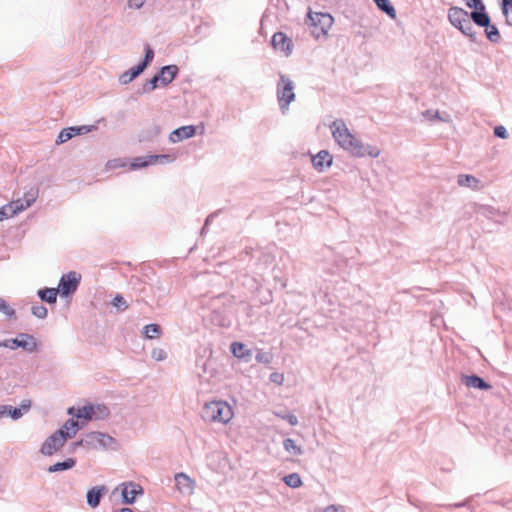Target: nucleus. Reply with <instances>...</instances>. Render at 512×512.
<instances>
[{
	"label": "nucleus",
	"mask_w": 512,
	"mask_h": 512,
	"mask_svg": "<svg viewBox=\"0 0 512 512\" xmlns=\"http://www.w3.org/2000/svg\"><path fill=\"white\" fill-rule=\"evenodd\" d=\"M26 340H27V339H25V340H24V339H23V340H20V339L18 338V345H17V349H18V348H21V349H23L24 351H26V349H27V343H26Z\"/></svg>",
	"instance_id": "nucleus-54"
},
{
	"label": "nucleus",
	"mask_w": 512,
	"mask_h": 512,
	"mask_svg": "<svg viewBox=\"0 0 512 512\" xmlns=\"http://www.w3.org/2000/svg\"><path fill=\"white\" fill-rule=\"evenodd\" d=\"M462 382L467 387L476 388L479 390H490L492 386L486 382L482 377L472 374V375H463Z\"/></svg>",
	"instance_id": "nucleus-17"
},
{
	"label": "nucleus",
	"mask_w": 512,
	"mask_h": 512,
	"mask_svg": "<svg viewBox=\"0 0 512 512\" xmlns=\"http://www.w3.org/2000/svg\"><path fill=\"white\" fill-rule=\"evenodd\" d=\"M71 438L69 432H65L64 429H58L52 435H50L41 446V453L46 456H51L58 450H60L67 439Z\"/></svg>",
	"instance_id": "nucleus-7"
},
{
	"label": "nucleus",
	"mask_w": 512,
	"mask_h": 512,
	"mask_svg": "<svg viewBox=\"0 0 512 512\" xmlns=\"http://www.w3.org/2000/svg\"><path fill=\"white\" fill-rule=\"evenodd\" d=\"M146 0H128V7L133 9H140Z\"/></svg>",
	"instance_id": "nucleus-51"
},
{
	"label": "nucleus",
	"mask_w": 512,
	"mask_h": 512,
	"mask_svg": "<svg viewBox=\"0 0 512 512\" xmlns=\"http://www.w3.org/2000/svg\"><path fill=\"white\" fill-rule=\"evenodd\" d=\"M151 357L156 361H163L166 359L167 354L163 349L155 348L152 350Z\"/></svg>",
	"instance_id": "nucleus-45"
},
{
	"label": "nucleus",
	"mask_w": 512,
	"mask_h": 512,
	"mask_svg": "<svg viewBox=\"0 0 512 512\" xmlns=\"http://www.w3.org/2000/svg\"><path fill=\"white\" fill-rule=\"evenodd\" d=\"M31 313L39 319H45L48 315V310L44 305L37 303L31 307Z\"/></svg>",
	"instance_id": "nucleus-40"
},
{
	"label": "nucleus",
	"mask_w": 512,
	"mask_h": 512,
	"mask_svg": "<svg viewBox=\"0 0 512 512\" xmlns=\"http://www.w3.org/2000/svg\"><path fill=\"white\" fill-rule=\"evenodd\" d=\"M0 348H4L3 340H0Z\"/></svg>",
	"instance_id": "nucleus-61"
},
{
	"label": "nucleus",
	"mask_w": 512,
	"mask_h": 512,
	"mask_svg": "<svg viewBox=\"0 0 512 512\" xmlns=\"http://www.w3.org/2000/svg\"><path fill=\"white\" fill-rule=\"evenodd\" d=\"M27 343V349L26 352L28 353H34L38 352L40 348V342L36 339V337L31 334L30 337L26 340Z\"/></svg>",
	"instance_id": "nucleus-41"
},
{
	"label": "nucleus",
	"mask_w": 512,
	"mask_h": 512,
	"mask_svg": "<svg viewBox=\"0 0 512 512\" xmlns=\"http://www.w3.org/2000/svg\"><path fill=\"white\" fill-rule=\"evenodd\" d=\"M377 8L386 13L390 18H396V10L389 0H373Z\"/></svg>",
	"instance_id": "nucleus-27"
},
{
	"label": "nucleus",
	"mask_w": 512,
	"mask_h": 512,
	"mask_svg": "<svg viewBox=\"0 0 512 512\" xmlns=\"http://www.w3.org/2000/svg\"><path fill=\"white\" fill-rule=\"evenodd\" d=\"M94 409L95 408L93 404L85 405L77 409L75 417L78 419L92 420L95 415Z\"/></svg>",
	"instance_id": "nucleus-28"
},
{
	"label": "nucleus",
	"mask_w": 512,
	"mask_h": 512,
	"mask_svg": "<svg viewBox=\"0 0 512 512\" xmlns=\"http://www.w3.org/2000/svg\"><path fill=\"white\" fill-rule=\"evenodd\" d=\"M96 129H97V127L95 125H81V126L70 127V131L73 132L74 136L84 135V134L92 132Z\"/></svg>",
	"instance_id": "nucleus-38"
},
{
	"label": "nucleus",
	"mask_w": 512,
	"mask_h": 512,
	"mask_svg": "<svg viewBox=\"0 0 512 512\" xmlns=\"http://www.w3.org/2000/svg\"><path fill=\"white\" fill-rule=\"evenodd\" d=\"M176 486L181 493H191L194 488V481L185 473H177L174 477Z\"/></svg>",
	"instance_id": "nucleus-20"
},
{
	"label": "nucleus",
	"mask_w": 512,
	"mask_h": 512,
	"mask_svg": "<svg viewBox=\"0 0 512 512\" xmlns=\"http://www.w3.org/2000/svg\"><path fill=\"white\" fill-rule=\"evenodd\" d=\"M94 418L98 420L106 419L110 415L109 408L104 404H96L94 405Z\"/></svg>",
	"instance_id": "nucleus-36"
},
{
	"label": "nucleus",
	"mask_w": 512,
	"mask_h": 512,
	"mask_svg": "<svg viewBox=\"0 0 512 512\" xmlns=\"http://www.w3.org/2000/svg\"><path fill=\"white\" fill-rule=\"evenodd\" d=\"M37 192H29L27 193L23 199H17L12 201L17 213H20L30 207L36 200Z\"/></svg>",
	"instance_id": "nucleus-22"
},
{
	"label": "nucleus",
	"mask_w": 512,
	"mask_h": 512,
	"mask_svg": "<svg viewBox=\"0 0 512 512\" xmlns=\"http://www.w3.org/2000/svg\"><path fill=\"white\" fill-rule=\"evenodd\" d=\"M60 429H64L65 432H69L72 438L79 429V423L73 418H70L64 423V425Z\"/></svg>",
	"instance_id": "nucleus-37"
},
{
	"label": "nucleus",
	"mask_w": 512,
	"mask_h": 512,
	"mask_svg": "<svg viewBox=\"0 0 512 512\" xmlns=\"http://www.w3.org/2000/svg\"><path fill=\"white\" fill-rule=\"evenodd\" d=\"M144 52V58L138 65L132 67L131 69L125 71L123 74L120 75L119 81L121 84L126 85L132 82L135 78L142 74L144 70L151 64V62L154 59V50L149 44H146Z\"/></svg>",
	"instance_id": "nucleus-6"
},
{
	"label": "nucleus",
	"mask_w": 512,
	"mask_h": 512,
	"mask_svg": "<svg viewBox=\"0 0 512 512\" xmlns=\"http://www.w3.org/2000/svg\"><path fill=\"white\" fill-rule=\"evenodd\" d=\"M4 348H8L10 350H16L18 345V338H9L3 340Z\"/></svg>",
	"instance_id": "nucleus-49"
},
{
	"label": "nucleus",
	"mask_w": 512,
	"mask_h": 512,
	"mask_svg": "<svg viewBox=\"0 0 512 512\" xmlns=\"http://www.w3.org/2000/svg\"><path fill=\"white\" fill-rule=\"evenodd\" d=\"M161 326L158 324H148L143 327V334L148 339H153L155 337H159L161 334Z\"/></svg>",
	"instance_id": "nucleus-31"
},
{
	"label": "nucleus",
	"mask_w": 512,
	"mask_h": 512,
	"mask_svg": "<svg viewBox=\"0 0 512 512\" xmlns=\"http://www.w3.org/2000/svg\"><path fill=\"white\" fill-rule=\"evenodd\" d=\"M73 137H74V134L72 131H70V127L64 128L60 131V133L57 137L56 143L57 144L65 143L66 141L70 140Z\"/></svg>",
	"instance_id": "nucleus-43"
},
{
	"label": "nucleus",
	"mask_w": 512,
	"mask_h": 512,
	"mask_svg": "<svg viewBox=\"0 0 512 512\" xmlns=\"http://www.w3.org/2000/svg\"><path fill=\"white\" fill-rule=\"evenodd\" d=\"M274 49L280 50L286 56L292 53V40L283 32H276L271 39Z\"/></svg>",
	"instance_id": "nucleus-10"
},
{
	"label": "nucleus",
	"mask_w": 512,
	"mask_h": 512,
	"mask_svg": "<svg viewBox=\"0 0 512 512\" xmlns=\"http://www.w3.org/2000/svg\"><path fill=\"white\" fill-rule=\"evenodd\" d=\"M175 157L169 154L148 155L137 157L130 165L132 170L140 169L154 164H164L174 161Z\"/></svg>",
	"instance_id": "nucleus-9"
},
{
	"label": "nucleus",
	"mask_w": 512,
	"mask_h": 512,
	"mask_svg": "<svg viewBox=\"0 0 512 512\" xmlns=\"http://www.w3.org/2000/svg\"><path fill=\"white\" fill-rule=\"evenodd\" d=\"M423 117L427 118L430 121L440 120L443 122H448L450 116L447 113L440 114L438 111L426 110L422 113Z\"/></svg>",
	"instance_id": "nucleus-34"
},
{
	"label": "nucleus",
	"mask_w": 512,
	"mask_h": 512,
	"mask_svg": "<svg viewBox=\"0 0 512 512\" xmlns=\"http://www.w3.org/2000/svg\"><path fill=\"white\" fill-rule=\"evenodd\" d=\"M76 464V460L73 458H67L66 460L62 462H57L51 466L48 467L49 473H55L59 471H65L73 468Z\"/></svg>",
	"instance_id": "nucleus-26"
},
{
	"label": "nucleus",
	"mask_w": 512,
	"mask_h": 512,
	"mask_svg": "<svg viewBox=\"0 0 512 512\" xmlns=\"http://www.w3.org/2000/svg\"><path fill=\"white\" fill-rule=\"evenodd\" d=\"M30 407V400H23L19 408L7 405L8 416H10L13 420H17L21 418L24 415V413L28 412Z\"/></svg>",
	"instance_id": "nucleus-23"
},
{
	"label": "nucleus",
	"mask_w": 512,
	"mask_h": 512,
	"mask_svg": "<svg viewBox=\"0 0 512 512\" xmlns=\"http://www.w3.org/2000/svg\"><path fill=\"white\" fill-rule=\"evenodd\" d=\"M7 405H0V418L8 416Z\"/></svg>",
	"instance_id": "nucleus-55"
},
{
	"label": "nucleus",
	"mask_w": 512,
	"mask_h": 512,
	"mask_svg": "<svg viewBox=\"0 0 512 512\" xmlns=\"http://www.w3.org/2000/svg\"><path fill=\"white\" fill-rule=\"evenodd\" d=\"M212 217H213V214L209 215V216L206 218L205 223H204V226H203V228H202V233H204V232H205V230H206L207 226L210 224V220H211V218H212Z\"/></svg>",
	"instance_id": "nucleus-56"
},
{
	"label": "nucleus",
	"mask_w": 512,
	"mask_h": 512,
	"mask_svg": "<svg viewBox=\"0 0 512 512\" xmlns=\"http://www.w3.org/2000/svg\"><path fill=\"white\" fill-rule=\"evenodd\" d=\"M311 160L313 167L319 172L329 168L333 163V158L327 150L319 151Z\"/></svg>",
	"instance_id": "nucleus-13"
},
{
	"label": "nucleus",
	"mask_w": 512,
	"mask_h": 512,
	"mask_svg": "<svg viewBox=\"0 0 512 512\" xmlns=\"http://www.w3.org/2000/svg\"><path fill=\"white\" fill-rule=\"evenodd\" d=\"M118 161H119V160H113V161H110L108 164H109V165H111L112 167H117V166H118V165H117V162H118Z\"/></svg>",
	"instance_id": "nucleus-60"
},
{
	"label": "nucleus",
	"mask_w": 512,
	"mask_h": 512,
	"mask_svg": "<svg viewBox=\"0 0 512 512\" xmlns=\"http://www.w3.org/2000/svg\"><path fill=\"white\" fill-rule=\"evenodd\" d=\"M471 21L479 27L488 26L491 22L490 16L486 12V6L480 7L478 10L470 12Z\"/></svg>",
	"instance_id": "nucleus-21"
},
{
	"label": "nucleus",
	"mask_w": 512,
	"mask_h": 512,
	"mask_svg": "<svg viewBox=\"0 0 512 512\" xmlns=\"http://www.w3.org/2000/svg\"><path fill=\"white\" fill-rule=\"evenodd\" d=\"M457 184L461 187H467L474 191H479L484 187V185L478 178L470 174L458 175Z\"/></svg>",
	"instance_id": "nucleus-18"
},
{
	"label": "nucleus",
	"mask_w": 512,
	"mask_h": 512,
	"mask_svg": "<svg viewBox=\"0 0 512 512\" xmlns=\"http://www.w3.org/2000/svg\"><path fill=\"white\" fill-rule=\"evenodd\" d=\"M283 447L288 453L294 456H299L303 454L302 448L298 446L296 442L291 438L284 439Z\"/></svg>",
	"instance_id": "nucleus-29"
},
{
	"label": "nucleus",
	"mask_w": 512,
	"mask_h": 512,
	"mask_svg": "<svg viewBox=\"0 0 512 512\" xmlns=\"http://www.w3.org/2000/svg\"><path fill=\"white\" fill-rule=\"evenodd\" d=\"M255 359L257 360V362L259 363H265V364H268L270 363L271 361V356L268 354V353H264V352H258Z\"/></svg>",
	"instance_id": "nucleus-50"
},
{
	"label": "nucleus",
	"mask_w": 512,
	"mask_h": 512,
	"mask_svg": "<svg viewBox=\"0 0 512 512\" xmlns=\"http://www.w3.org/2000/svg\"><path fill=\"white\" fill-rule=\"evenodd\" d=\"M463 505H464V504H456L455 506H456V507H461V506H463Z\"/></svg>",
	"instance_id": "nucleus-62"
},
{
	"label": "nucleus",
	"mask_w": 512,
	"mask_h": 512,
	"mask_svg": "<svg viewBox=\"0 0 512 512\" xmlns=\"http://www.w3.org/2000/svg\"><path fill=\"white\" fill-rule=\"evenodd\" d=\"M16 214L18 213L15 210L13 202H10L0 208V221L13 217Z\"/></svg>",
	"instance_id": "nucleus-35"
},
{
	"label": "nucleus",
	"mask_w": 512,
	"mask_h": 512,
	"mask_svg": "<svg viewBox=\"0 0 512 512\" xmlns=\"http://www.w3.org/2000/svg\"><path fill=\"white\" fill-rule=\"evenodd\" d=\"M465 5L474 10H478L480 7L485 6L482 0H463Z\"/></svg>",
	"instance_id": "nucleus-48"
},
{
	"label": "nucleus",
	"mask_w": 512,
	"mask_h": 512,
	"mask_svg": "<svg viewBox=\"0 0 512 512\" xmlns=\"http://www.w3.org/2000/svg\"><path fill=\"white\" fill-rule=\"evenodd\" d=\"M143 494V489L135 483H128L122 489V502L124 504H133L138 495Z\"/></svg>",
	"instance_id": "nucleus-15"
},
{
	"label": "nucleus",
	"mask_w": 512,
	"mask_h": 512,
	"mask_svg": "<svg viewBox=\"0 0 512 512\" xmlns=\"http://www.w3.org/2000/svg\"><path fill=\"white\" fill-rule=\"evenodd\" d=\"M485 34L488 40L492 43H498L501 39L500 32L495 25H492L491 22L488 26H485Z\"/></svg>",
	"instance_id": "nucleus-30"
},
{
	"label": "nucleus",
	"mask_w": 512,
	"mask_h": 512,
	"mask_svg": "<svg viewBox=\"0 0 512 512\" xmlns=\"http://www.w3.org/2000/svg\"><path fill=\"white\" fill-rule=\"evenodd\" d=\"M115 512H133V510L131 508H128V507H124V508H121Z\"/></svg>",
	"instance_id": "nucleus-59"
},
{
	"label": "nucleus",
	"mask_w": 512,
	"mask_h": 512,
	"mask_svg": "<svg viewBox=\"0 0 512 512\" xmlns=\"http://www.w3.org/2000/svg\"><path fill=\"white\" fill-rule=\"evenodd\" d=\"M324 512H344V509L341 506L330 505Z\"/></svg>",
	"instance_id": "nucleus-53"
},
{
	"label": "nucleus",
	"mask_w": 512,
	"mask_h": 512,
	"mask_svg": "<svg viewBox=\"0 0 512 512\" xmlns=\"http://www.w3.org/2000/svg\"><path fill=\"white\" fill-rule=\"evenodd\" d=\"M201 415L208 422L227 423L232 418L233 412L228 403L218 400L206 403Z\"/></svg>",
	"instance_id": "nucleus-4"
},
{
	"label": "nucleus",
	"mask_w": 512,
	"mask_h": 512,
	"mask_svg": "<svg viewBox=\"0 0 512 512\" xmlns=\"http://www.w3.org/2000/svg\"><path fill=\"white\" fill-rule=\"evenodd\" d=\"M31 334L29 333H24V332H21V333H18L17 337L16 338H19L20 340H25V339H28L30 337Z\"/></svg>",
	"instance_id": "nucleus-57"
},
{
	"label": "nucleus",
	"mask_w": 512,
	"mask_h": 512,
	"mask_svg": "<svg viewBox=\"0 0 512 512\" xmlns=\"http://www.w3.org/2000/svg\"><path fill=\"white\" fill-rule=\"evenodd\" d=\"M448 20L450 24L458 29L470 41L477 42L476 32L471 21L470 13L461 7L453 6L448 9Z\"/></svg>",
	"instance_id": "nucleus-2"
},
{
	"label": "nucleus",
	"mask_w": 512,
	"mask_h": 512,
	"mask_svg": "<svg viewBox=\"0 0 512 512\" xmlns=\"http://www.w3.org/2000/svg\"><path fill=\"white\" fill-rule=\"evenodd\" d=\"M81 278V274L75 271L63 274L59 280L58 287L56 288L58 289V293L62 297H69L73 295L79 287Z\"/></svg>",
	"instance_id": "nucleus-8"
},
{
	"label": "nucleus",
	"mask_w": 512,
	"mask_h": 512,
	"mask_svg": "<svg viewBox=\"0 0 512 512\" xmlns=\"http://www.w3.org/2000/svg\"><path fill=\"white\" fill-rule=\"evenodd\" d=\"M37 294L42 301H44L48 304H55L57 301V295L59 293H58V289H56V288L46 287V288L38 290Z\"/></svg>",
	"instance_id": "nucleus-25"
},
{
	"label": "nucleus",
	"mask_w": 512,
	"mask_h": 512,
	"mask_svg": "<svg viewBox=\"0 0 512 512\" xmlns=\"http://www.w3.org/2000/svg\"><path fill=\"white\" fill-rule=\"evenodd\" d=\"M332 136L338 145L356 157L370 156L376 158L380 150L376 146L364 144L347 128L343 119L334 120L329 126Z\"/></svg>",
	"instance_id": "nucleus-1"
},
{
	"label": "nucleus",
	"mask_w": 512,
	"mask_h": 512,
	"mask_svg": "<svg viewBox=\"0 0 512 512\" xmlns=\"http://www.w3.org/2000/svg\"><path fill=\"white\" fill-rule=\"evenodd\" d=\"M196 134V127L194 125L181 126L170 133L169 140L172 143L180 142L189 139Z\"/></svg>",
	"instance_id": "nucleus-16"
},
{
	"label": "nucleus",
	"mask_w": 512,
	"mask_h": 512,
	"mask_svg": "<svg viewBox=\"0 0 512 512\" xmlns=\"http://www.w3.org/2000/svg\"><path fill=\"white\" fill-rule=\"evenodd\" d=\"M0 312L3 313L9 319L16 317L15 310L1 297H0Z\"/></svg>",
	"instance_id": "nucleus-39"
},
{
	"label": "nucleus",
	"mask_w": 512,
	"mask_h": 512,
	"mask_svg": "<svg viewBox=\"0 0 512 512\" xmlns=\"http://www.w3.org/2000/svg\"><path fill=\"white\" fill-rule=\"evenodd\" d=\"M67 413L69 415L75 416V414L77 413V410L75 409V407H70V408H68Z\"/></svg>",
	"instance_id": "nucleus-58"
},
{
	"label": "nucleus",
	"mask_w": 512,
	"mask_h": 512,
	"mask_svg": "<svg viewBox=\"0 0 512 512\" xmlns=\"http://www.w3.org/2000/svg\"><path fill=\"white\" fill-rule=\"evenodd\" d=\"M501 10L503 15L506 18V23L512 26V22L509 19V12L512 11V0H502L501 2Z\"/></svg>",
	"instance_id": "nucleus-42"
},
{
	"label": "nucleus",
	"mask_w": 512,
	"mask_h": 512,
	"mask_svg": "<svg viewBox=\"0 0 512 512\" xmlns=\"http://www.w3.org/2000/svg\"><path fill=\"white\" fill-rule=\"evenodd\" d=\"M231 353L240 359L248 361L251 356V350L247 349L246 345L241 342H233L230 345Z\"/></svg>",
	"instance_id": "nucleus-24"
},
{
	"label": "nucleus",
	"mask_w": 512,
	"mask_h": 512,
	"mask_svg": "<svg viewBox=\"0 0 512 512\" xmlns=\"http://www.w3.org/2000/svg\"><path fill=\"white\" fill-rule=\"evenodd\" d=\"M178 74L179 67L177 65L171 64L161 67L157 73V76L160 80V84L165 87L172 83Z\"/></svg>",
	"instance_id": "nucleus-11"
},
{
	"label": "nucleus",
	"mask_w": 512,
	"mask_h": 512,
	"mask_svg": "<svg viewBox=\"0 0 512 512\" xmlns=\"http://www.w3.org/2000/svg\"><path fill=\"white\" fill-rule=\"evenodd\" d=\"M309 19L312 22V25L315 27H320L322 34H327L328 29L332 26L333 18L330 14L327 13H315L312 15L309 13Z\"/></svg>",
	"instance_id": "nucleus-12"
},
{
	"label": "nucleus",
	"mask_w": 512,
	"mask_h": 512,
	"mask_svg": "<svg viewBox=\"0 0 512 512\" xmlns=\"http://www.w3.org/2000/svg\"><path fill=\"white\" fill-rule=\"evenodd\" d=\"M277 416L286 420L291 426H296L298 424V418L294 414L285 413V414H277Z\"/></svg>",
	"instance_id": "nucleus-46"
},
{
	"label": "nucleus",
	"mask_w": 512,
	"mask_h": 512,
	"mask_svg": "<svg viewBox=\"0 0 512 512\" xmlns=\"http://www.w3.org/2000/svg\"><path fill=\"white\" fill-rule=\"evenodd\" d=\"M494 135L498 138H501V139H507L508 138V132H507V129L502 126V125H499V126H496L494 128Z\"/></svg>",
	"instance_id": "nucleus-47"
},
{
	"label": "nucleus",
	"mask_w": 512,
	"mask_h": 512,
	"mask_svg": "<svg viewBox=\"0 0 512 512\" xmlns=\"http://www.w3.org/2000/svg\"><path fill=\"white\" fill-rule=\"evenodd\" d=\"M106 491L105 486H95L88 490L86 495L88 505L92 508L98 507Z\"/></svg>",
	"instance_id": "nucleus-19"
},
{
	"label": "nucleus",
	"mask_w": 512,
	"mask_h": 512,
	"mask_svg": "<svg viewBox=\"0 0 512 512\" xmlns=\"http://www.w3.org/2000/svg\"><path fill=\"white\" fill-rule=\"evenodd\" d=\"M160 82L157 73L149 80H147L142 87V90L139 91V94H148L155 90L158 87V83Z\"/></svg>",
	"instance_id": "nucleus-32"
},
{
	"label": "nucleus",
	"mask_w": 512,
	"mask_h": 512,
	"mask_svg": "<svg viewBox=\"0 0 512 512\" xmlns=\"http://www.w3.org/2000/svg\"><path fill=\"white\" fill-rule=\"evenodd\" d=\"M283 481L291 488H298L302 485V480L298 473H290L284 476Z\"/></svg>",
	"instance_id": "nucleus-33"
},
{
	"label": "nucleus",
	"mask_w": 512,
	"mask_h": 512,
	"mask_svg": "<svg viewBox=\"0 0 512 512\" xmlns=\"http://www.w3.org/2000/svg\"><path fill=\"white\" fill-rule=\"evenodd\" d=\"M112 305L122 311H125L127 308H128V304L126 302V300L124 299V297L120 294H117L113 300H112Z\"/></svg>",
	"instance_id": "nucleus-44"
},
{
	"label": "nucleus",
	"mask_w": 512,
	"mask_h": 512,
	"mask_svg": "<svg viewBox=\"0 0 512 512\" xmlns=\"http://www.w3.org/2000/svg\"><path fill=\"white\" fill-rule=\"evenodd\" d=\"M283 379H284V377H283V375H282V374H280V373H276V372H274V373H272V374L270 375V380H271V382L276 383V384H282Z\"/></svg>",
	"instance_id": "nucleus-52"
},
{
	"label": "nucleus",
	"mask_w": 512,
	"mask_h": 512,
	"mask_svg": "<svg viewBox=\"0 0 512 512\" xmlns=\"http://www.w3.org/2000/svg\"><path fill=\"white\" fill-rule=\"evenodd\" d=\"M294 82L284 74H280L279 82L277 83V100L280 110L285 113L291 102L295 100Z\"/></svg>",
	"instance_id": "nucleus-5"
},
{
	"label": "nucleus",
	"mask_w": 512,
	"mask_h": 512,
	"mask_svg": "<svg viewBox=\"0 0 512 512\" xmlns=\"http://www.w3.org/2000/svg\"><path fill=\"white\" fill-rule=\"evenodd\" d=\"M85 447L88 449H111L116 450L118 448L117 440L109 434L93 431L85 435L79 441L72 443V449L75 450L77 447Z\"/></svg>",
	"instance_id": "nucleus-3"
},
{
	"label": "nucleus",
	"mask_w": 512,
	"mask_h": 512,
	"mask_svg": "<svg viewBox=\"0 0 512 512\" xmlns=\"http://www.w3.org/2000/svg\"><path fill=\"white\" fill-rule=\"evenodd\" d=\"M472 211L477 216H482L487 219H496L499 216H503V213L490 205H483L478 203H473L471 205Z\"/></svg>",
	"instance_id": "nucleus-14"
}]
</instances>
